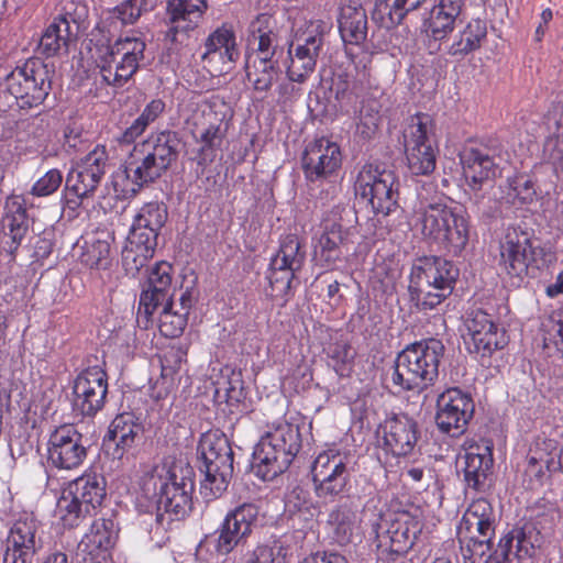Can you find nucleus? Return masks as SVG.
<instances>
[{
    "label": "nucleus",
    "instance_id": "f257e3e1",
    "mask_svg": "<svg viewBox=\"0 0 563 563\" xmlns=\"http://www.w3.org/2000/svg\"><path fill=\"white\" fill-rule=\"evenodd\" d=\"M183 147L177 131L152 132L145 140L134 144L125 161L124 173L133 184L135 195L141 188L159 179L178 161Z\"/></svg>",
    "mask_w": 563,
    "mask_h": 563
},
{
    "label": "nucleus",
    "instance_id": "f03ea898",
    "mask_svg": "<svg viewBox=\"0 0 563 563\" xmlns=\"http://www.w3.org/2000/svg\"><path fill=\"white\" fill-rule=\"evenodd\" d=\"M460 277L459 267L440 256H422L412 263L408 292L418 310H431L450 297Z\"/></svg>",
    "mask_w": 563,
    "mask_h": 563
},
{
    "label": "nucleus",
    "instance_id": "7ed1b4c3",
    "mask_svg": "<svg viewBox=\"0 0 563 563\" xmlns=\"http://www.w3.org/2000/svg\"><path fill=\"white\" fill-rule=\"evenodd\" d=\"M444 351V344L435 338L407 345L394 362L393 384L400 390H423L432 386L439 377Z\"/></svg>",
    "mask_w": 563,
    "mask_h": 563
},
{
    "label": "nucleus",
    "instance_id": "20e7f679",
    "mask_svg": "<svg viewBox=\"0 0 563 563\" xmlns=\"http://www.w3.org/2000/svg\"><path fill=\"white\" fill-rule=\"evenodd\" d=\"M156 506V522L165 528L175 520H181L192 508L195 473L189 465L174 464L166 476L151 479Z\"/></svg>",
    "mask_w": 563,
    "mask_h": 563
},
{
    "label": "nucleus",
    "instance_id": "39448f33",
    "mask_svg": "<svg viewBox=\"0 0 563 563\" xmlns=\"http://www.w3.org/2000/svg\"><path fill=\"white\" fill-rule=\"evenodd\" d=\"M103 475L87 473L71 481L63 489L56 505V516L65 528H76L92 517L106 498Z\"/></svg>",
    "mask_w": 563,
    "mask_h": 563
},
{
    "label": "nucleus",
    "instance_id": "423d86ee",
    "mask_svg": "<svg viewBox=\"0 0 563 563\" xmlns=\"http://www.w3.org/2000/svg\"><path fill=\"white\" fill-rule=\"evenodd\" d=\"M421 231L426 238L442 244L449 253L460 255L470 240V220L461 208L432 202L422 211Z\"/></svg>",
    "mask_w": 563,
    "mask_h": 563
},
{
    "label": "nucleus",
    "instance_id": "0eeeda50",
    "mask_svg": "<svg viewBox=\"0 0 563 563\" xmlns=\"http://www.w3.org/2000/svg\"><path fill=\"white\" fill-rule=\"evenodd\" d=\"M199 470L205 474L201 488L213 497L227 490L233 477V450L229 439L220 430L203 433L198 444Z\"/></svg>",
    "mask_w": 563,
    "mask_h": 563
},
{
    "label": "nucleus",
    "instance_id": "6e6552de",
    "mask_svg": "<svg viewBox=\"0 0 563 563\" xmlns=\"http://www.w3.org/2000/svg\"><path fill=\"white\" fill-rule=\"evenodd\" d=\"M355 198L376 216L387 217L398 208L399 181L393 170L367 164L354 183Z\"/></svg>",
    "mask_w": 563,
    "mask_h": 563
},
{
    "label": "nucleus",
    "instance_id": "1a4fd4ad",
    "mask_svg": "<svg viewBox=\"0 0 563 563\" xmlns=\"http://www.w3.org/2000/svg\"><path fill=\"white\" fill-rule=\"evenodd\" d=\"M533 238L534 230L526 220L508 225L500 243V265L508 275L522 278L530 268H539L544 252Z\"/></svg>",
    "mask_w": 563,
    "mask_h": 563
},
{
    "label": "nucleus",
    "instance_id": "9d476101",
    "mask_svg": "<svg viewBox=\"0 0 563 563\" xmlns=\"http://www.w3.org/2000/svg\"><path fill=\"white\" fill-rule=\"evenodd\" d=\"M346 453L338 450L321 452L311 465V477L317 497L334 501L351 488L352 468Z\"/></svg>",
    "mask_w": 563,
    "mask_h": 563
},
{
    "label": "nucleus",
    "instance_id": "9b49d317",
    "mask_svg": "<svg viewBox=\"0 0 563 563\" xmlns=\"http://www.w3.org/2000/svg\"><path fill=\"white\" fill-rule=\"evenodd\" d=\"M5 87L22 109L37 107L52 88L47 66L37 59H30L7 76Z\"/></svg>",
    "mask_w": 563,
    "mask_h": 563
},
{
    "label": "nucleus",
    "instance_id": "f8f14e48",
    "mask_svg": "<svg viewBox=\"0 0 563 563\" xmlns=\"http://www.w3.org/2000/svg\"><path fill=\"white\" fill-rule=\"evenodd\" d=\"M88 449V438L75 424L65 423L56 427L49 434L47 461L58 470H77L87 459Z\"/></svg>",
    "mask_w": 563,
    "mask_h": 563
},
{
    "label": "nucleus",
    "instance_id": "ddd939ff",
    "mask_svg": "<svg viewBox=\"0 0 563 563\" xmlns=\"http://www.w3.org/2000/svg\"><path fill=\"white\" fill-rule=\"evenodd\" d=\"M43 543L41 522L34 515L23 514L9 530L3 563H34Z\"/></svg>",
    "mask_w": 563,
    "mask_h": 563
},
{
    "label": "nucleus",
    "instance_id": "4468645a",
    "mask_svg": "<svg viewBox=\"0 0 563 563\" xmlns=\"http://www.w3.org/2000/svg\"><path fill=\"white\" fill-rule=\"evenodd\" d=\"M475 405L470 394L460 388H448L438 396L435 424L450 437L462 435L473 419Z\"/></svg>",
    "mask_w": 563,
    "mask_h": 563
},
{
    "label": "nucleus",
    "instance_id": "2eb2a0df",
    "mask_svg": "<svg viewBox=\"0 0 563 563\" xmlns=\"http://www.w3.org/2000/svg\"><path fill=\"white\" fill-rule=\"evenodd\" d=\"M464 343L471 354L489 357L507 344L506 332L482 309L471 310L465 320Z\"/></svg>",
    "mask_w": 563,
    "mask_h": 563
},
{
    "label": "nucleus",
    "instance_id": "dca6fc26",
    "mask_svg": "<svg viewBox=\"0 0 563 563\" xmlns=\"http://www.w3.org/2000/svg\"><path fill=\"white\" fill-rule=\"evenodd\" d=\"M108 374L99 365L79 372L73 382V408L84 417H95L106 405Z\"/></svg>",
    "mask_w": 563,
    "mask_h": 563
},
{
    "label": "nucleus",
    "instance_id": "f3484780",
    "mask_svg": "<svg viewBox=\"0 0 563 563\" xmlns=\"http://www.w3.org/2000/svg\"><path fill=\"white\" fill-rule=\"evenodd\" d=\"M422 531L419 518L408 511L396 514L377 531L378 548L396 556L406 554L415 544Z\"/></svg>",
    "mask_w": 563,
    "mask_h": 563
},
{
    "label": "nucleus",
    "instance_id": "a211bd4d",
    "mask_svg": "<svg viewBox=\"0 0 563 563\" xmlns=\"http://www.w3.org/2000/svg\"><path fill=\"white\" fill-rule=\"evenodd\" d=\"M406 147L408 167L413 175H429L435 169V152L430 141L433 121L429 114L416 115Z\"/></svg>",
    "mask_w": 563,
    "mask_h": 563
},
{
    "label": "nucleus",
    "instance_id": "6ab92c4d",
    "mask_svg": "<svg viewBox=\"0 0 563 563\" xmlns=\"http://www.w3.org/2000/svg\"><path fill=\"white\" fill-rule=\"evenodd\" d=\"M341 165L342 154L339 145L325 137L309 143L301 156L303 175L310 183L328 179Z\"/></svg>",
    "mask_w": 563,
    "mask_h": 563
},
{
    "label": "nucleus",
    "instance_id": "aec40b11",
    "mask_svg": "<svg viewBox=\"0 0 563 563\" xmlns=\"http://www.w3.org/2000/svg\"><path fill=\"white\" fill-rule=\"evenodd\" d=\"M382 435L386 452L395 456H407L412 453L420 438L418 422L407 413L388 416L377 429Z\"/></svg>",
    "mask_w": 563,
    "mask_h": 563
},
{
    "label": "nucleus",
    "instance_id": "412c9836",
    "mask_svg": "<svg viewBox=\"0 0 563 563\" xmlns=\"http://www.w3.org/2000/svg\"><path fill=\"white\" fill-rule=\"evenodd\" d=\"M258 509L254 504L244 503L229 511L218 529L217 551L229 554L244 544L257 520Z\"/></svg>",
    "mask_w": 563,
    "mask_h": 563
},
{
    "label": "nucleus",
    "instance_id": "4be33fe9",
    "mask_svg": "<svg viewBox=\"0 0 563 563\" xmlns=\"http://www.w3.org/2000/svg\"><path fill=\"white\" fill-rule=\"evenodd\" d=\"M292 461L291 455L282 446L278 434L272 430L255 445L252 468L263 481H273L286 472Z\"/></svg>",
    "mask_w": 563,
    "mask_h": 563
},
{
    "label": "nucleus",
    "instance_id": "5701e85b",
    "mask_svg": "<svg viewBox=\"0 0 563 563\" xmlns=\"http://www.w3.org/2000/svg\"><path fill=\"white\" fill-rule=\"evenodd\" d=\"M321 228L322 232L313 245L312 261L317 266L334 269L343 260L350 229L344 228L335 218L324 219Z\"/></svg>",
    "mask_w": 563,
    "mask_h": 563
},
{
    "label": "nucleus",
    "instance_id": "b1692460",
    "mask_svg": "<svg viewBox=\"0 0 563 563\" xmlns=\"http://www.w3.org/2000/svg\"><path fill=\"white\" fill-rule=\"evenodd\" d=\"M144 428L133 412H122L111 421L103 439V448L113 460H121L136 446Z\"/></svg>",
    "mask_w": 563,
    "mask_h": 563
},
{
    "label": "nucleus",
    "instance_id": "393cba45",
    "mask_svg": "<svg viewBox=\"0 0 563 563\" xmlns=\"http://www.w3.org/2000/svg\"><path fill=\"white\" fill-rule=\"evenodd\" d=\"M496 150L488 147H471L461 155V163L467 185L471 189H484L493 184L499 174Z\"/></svg>",
    "mask_w": 563,
    "mask_h": 563
},
{
    "label": "nucleus",
    "instance_id": "a878e982",
    "mask_svg": "<svg viewBox=\"0 0 563 563\" xmlns=\"http://www.w3.org/2000/svg\"><path fill=\"white\" fill-rule=\"evenodd\" d=\"M32 222V218L27 214L25 201L21 196L7 198L1 219L0 245L2 249L13 255L29 232Z\"/></svg>",
    "mask_w": 563,
    "mask_h": 563
},
{
    "label": "nucleus",
    "instance_id": "bb28decb",
    "mask_svg": "<svg viewBox=\"0 0 563 563\" xmlns=\"http://www.w3.org/2000/svg\"><path fill=\"white\" fill-rule=\"evenodd\" d=\"M159 233L133 221L122 251V263L128 273H137L154 256Z\"/></svg>",
    "mask_w": 563,
    "mask_h": 563
},
{
    "label": "nucleus",
    "instance_id": "cd10ccee",
    "mask_svg": "<svg viewBox=\"0 0 563 563\" xmlns=\"http://www.w3.org/2000/svg\"><path fill=\"white\" fill-rule=\"evenodd\" d=\"M538 532L532 525L514 528L504 536L485 563H514L515 560L532 558Z\"/></svg>",
    "mask_w": 563,
    "mask_h": 563
},
{
    "label": "nucleus",
    "instance_id": "c85d7f7f",
    "mask_svg": "<svg viewBox=\"0 0 563 563\" xmlns=\"http://www.w3.org/2000/svg\"><path fill=\"white\" fill-rule=\"evenodd\" d=\"M173 267L167 262L157 263L151 271L147 279L148 288L140 296L137 321L144 317L146 322L153 313L167 300H173L169 295Z\"/></svg>",
    "mask_w": 563,
    "mask_h": 563
},
{
    "label": "nucleus",
    "instance_id": "c756f323",
    "mask_svg": "<svg viewBox=\"0 0 563 563\" xmlns=\"http://www.w3.org/2000/svg\"><path fill=\"white\" fill-rule=\"evenodd\" d=\"M322 46V37H306L303 44H298L292 54V43L289 45L290 65L287 68L289 80L303 82L314 70L317 57Z\"/></svg>",
    "mask_w": 563,
    "mask_h": 563
},
{
    "label": "nucleus",
    "instance_id": "7c9ffc66",
    "mask_svg": "<svg viewBox=\"0 0 563 563\" xmlns=\"http://www.w3.org/2000/svg\"><path fill=\"white\" fill-rule=\"evenodd\" d=\"M85 7L66 1L52 16L42 35H81L87 30Z\"/></svg>",
    "mask_w": 563,
    "mask_h": 563
},
{
    "label": "nucleus",
    "instance_id": "2f4dec72",
    "mask_svg": "<svg viewBox=\"0 0 563 563\" xmlns=\"http://www.w3.org/2000/svg\"><path fill=\"white\" fill-rule=\"evenodd\" d=\"M475 451L466 452L464 455V481L468 488L483 492L486 487L488 474L493 467L492 446H476Z\"/></svg>",
    "mask_w": 563,
    "mask_h": 563
},
{
    "label": "nucleus",
    "instance_id": "473e14b6",
    "mask_svg": "<svg viewBox=\"0 0 563 563\" xmlns=\"http://www.w3.org/2000/svg\"><path fill=\"white\" fill-rule=\"evenodd\" d=\"M470 525L462 519L457 527V538L465 544L471 556H484L493 548L492 539L495 534V523L489 521H475Z\"/></svg>",
    "mask_w": 563,
    "mask_h": 563
},
{
    "label": "nucleus",
    "instance_id": "72a5a7b5",
    "mask_svg": "<svg viewBox=\"0 0 563 563\" xmlns=\"http://www.w3.org/2000/svg\"><path fill=\"white\" fill-rule=\"evenodd\" d=\"M424 0H376L372 12L373 21L385 31L399 25L409 11L417 9Z\"/></svg>",
    "mask_w": 563,
    "mask_h": 563
},
{
    "label": "nucleus",
    "instance_id": "f704fd0d",
    "mask_svg": "<svg viewBox=\"0 0 563 563\" xmlns=\"http://www.w3.org/2000/svg\"><path fill=\"white\" fill-rule=\"evenodd\" d=\"M100 183L101 180L96 178L93 173H87L77 165L66 177L65 188L68 206L74 205L71 208L78 207L82 199L95 194Z\"/></svg>",
    "mask_w": 563,
    "mask_h": 563
},
{
    "label": "nucleus",
    "instance_id": "c9c22d12",
    "mask_svg": "<svg viewBox=\"0 0 563 563\" xmlns=\"http://www.w3.org/2000/svg\"><path fill=\"white\" fill-rule=\"evenodd\" d=\"M206 9L207 5L201 4L167 5L169 33L177 35L195 31L202 21Z\"/></svg>",
    "mask_w": 563,
    "mask_h": 563
},
{
    "label": "nucleus",
    "instance_id": "e433bc0d",
    "mask_svg": "<svg viewBox=\"0 0 563 563\" xmlns=\"http://www.w3.org/2000/svg\"><path fill=\"white\" fill-rule=\"evenodd\" d=\"M463 0H439L431 9L428 27L433 33H451L461 13Z\"/></svg>",
    "mask_w": 563,
    "mask_h": 563
},
{
    "label": "nucleus",
    "instance_id": "4c0bfd02",
    "mask_svg": "<svg viewBox=\"0 0 563 563\" xmlns=\"http://www.w3.org/2000/svg\"><path fill=\"white\" fill-rule=\"evenodd\" d=\"M306 252L297 235L288 234L282 241L277 254L272 258L271 266L299 272L305 263Z\"/></svg>",
    "mask_w": 563,
    "mask_h": 563
},
{
    "label": "nucleus",
    "instance_id": "58836bf2",
    "mask_svg": "<svg viewBox=\"0 0 563 563\" xmlns=\"http://www.w3.org/2000/svg\"><path fill=\"white\" fill-rule=\"evenodd\" d=\"M338 26L340 35H366L367 15L364 8L356 2L342 4Z\"/></svg>",
    "mask_w": 563,
    "mask_h": 563
},
{
    "label": "nucleus",
    "instance_id": "ea45409f",
    "mask_svg": "<svg viewBox=\"0 0 563 563\" xmlns=\"http://www.w3.org/2000/svg\"><path fill=\"white\" fill-rule=\"evenodd\" d=\"M165 110V103L161 99L152 100L142 113L118 137L121 144H132L142 135L147 126L154 122Z\"/></svg>",
    "mask_w": 563,
    "mask_h": 563
},
{
    "label": "nucleus",
    "instance_id": "a19ab883",
    "mask_svg": "<svg viewBox=\"0 0 563 563\" xmlns=\"http://www.w3.org/2000/svg\"><path fill=\"white\" fill-rule=\"evenodd\" d=\"M110 236L106 239L93 238L86 241L80 262L89 268L107 269L112 262Z\"/></svg>",
    "mask_w": 563,
    "mask_h": 563
},
{
    "label": "nucleus",
    "instance_id": "79ce46f5",
    "mask_svg": "<svg viewBox=\"0 0 563 563\" xmlns=\"http://www.w3.org/2000/svg\"><path fill=\"white\" fill-rule=\"evenodd\" d=\"M119 538V526L111 518L93 521L91 531L87 536L88 543L103 552L109 551Z\"/></svg>",
    "mask_w": 563,
    "mask_h": 563
},
{
    "label": "nucleus",
    "instance_id": "37998d69",
    "mask_svg": "<svg viewBox=\"0 0 563 563\" xmlns=\"http://www.w3.org/2000/svg\"><path fill=\"white\" fill-rule=\"evenodd\" d=\"M489 190L471 189L473 191L471 200L477 208V211L488 218H498L501 216V206L505 198L501 188H495L493 184L488 185Z\"/></svg>",
    "mask_w": 563,
    "mask_h": 563
},
{
    "label": "nucleus",
    "instance_id": "c03bdc74",
    "mask_svg": "<svg viewBox=\"0 0 563 563\" xmlns=\"http://www.w3.org/2000/svg\"><path fill=\"white\" fill-rule=\"evenodd\" d=\"M174 301L167 300L161 307L163 308L159 313V332L166 338H178L183 334L187 325L186 312H180L174 309Z\"/></svg>",
    "mask_w": 563,
    "mask_h": 563
},
{
    "label": "nucleus",
    "instance_id": "a18cd8bd",
    "mask_svg": "<svg viewBox=\"0 0 563 563\" xmlns=\"http://www.w3.org/2000/svg\"><path fill=\"white\" fill-rule=\"evenodd\" d=\"M224 139V131L221 130L219 124L209 125L201 134V147L198 151L197 164L199 166H207L216 158V151L221 147Z\"/></svg>",
    "mask_w": 563,
    "mask_h": 563
},
{
    "label": "nucleus",
    "instance_id": "49530a36",
    "mask_svg": "<svg viewBox=\"0 0 563 563\" xmlns=\"http://www.w3.org/2000/svg\"><path fill=\"white\" fill-rule=\"evenodd\" d=\"M327 355L329 365L342 377L347 376L352 369L355 351L347 342H334L329 345Z\"/></svg>",
    "mask_w": 563,
    "mask_h": 563
},
{
    "label": "nucleus",
    "instance_id": "de8ad7c7",
    "mask_svg": "<svg viewBox=\"0 0 563 563\" xmlns=\"http://www.w3.org/2000/svg\"><path fill=\"white\" fill-rule=\"evenodd\" d=\"M168 219V208L163 201H151L145 203L134 217V222L159 231Z\"/></svg>",
    "mask_w": 563,
    "mask_h": 563
},
{
    "label": "nucleus",
    "instance_id": "09e8293b",
    "mask_svg": "<svg viewBox=\"0 0 563 563\" xmlns=\"http://www.w3.org/2000/svg\"><path fill=\"white\" fill-rule=\"evenodd\" d=\"M533 453L540 456L548 471V461L559 460L563 455V429L554 428L548 437L538 441Z\"/></svg>",
    "mask_w": 563,
    "mask_h": 563
},
{
    "label": "nucleus",
    "instance_id": "8fccbe9b",
    "mask_svg": "<svg viewBox=\"0 0 563 563\" xmlns=\"http://www.w3.org/2000/svg\"><path fill=\"white\" fill-rule=\"evenodd\" d=\"M313 503L307 488L296 485L286 496V509L291 515L302 516L308 520L313 516Z\"/></svg>",
    "mask_w": 563,
    "mask_h": 563
},
{
    "label": "nucleus",
    "instance_id": "3c124183",
    "mask_svg": "<svg viewBox=\"0 0 563 563\" xmlns=\"http://www.w3.org/2000/svg\"><path fill=\"white\" fill-rule=\"evenodd\" d=\"M87 173H93V176L102 180L107 169L110 167L109 154L104 145H97L77 164Z\"/></svg>",
    "mask_w": 563,
    "mask_h": 563
},
{
    "label": "nucleus",
    "instance_id": "603ef678",
    "mask_svg": "<svg viewBox=\"0 0 563 563\" xmlns=\"http://www.w3.org/2000/svg\"><path fill=\"white\" fill-rule=\"evenodd\" d=\"M203 58L219 54L221 60L235 62L239 58L235 37H207Z\"/></svg>",
    "mask_w": 563,
    "mask_h": 563
},
{
    "label": "nucleus",
    "instance_id": "864d4df0",
    "mask_svg": "<svg viewBox=\"0 0 563 563\" xmlns=\"http://www.w3.org/2000/svg\"><path fill=\"white\" fill-rule=\"evenodd\" d=\"M273 431L275 434H278L282 446L295 459L302 446L300 427L295 423L285 422L278 424Z\"/></svg>",
    "mask_w": 563,
    "mask_h": 563
},
{
    "label": "nucleus",
    "instance_id": "5fc2aeb1",
    "mask_svg": "<svg viewBox=\"0 0 563 563\" xmlns=\"http://www.w3.org/2000/svg\"><path fill=\"white\" fill-rule=\"evenodd\" d=\"M295 275L296 272L288 268L271 266L269 274L267 276L271 288V292L268 295L273 298L286 297L290 291Z\"/></svg>",
    "mask_w": 563,
    "mask_h": 563
},
{
    "label": "nucleus",
    "instance_id": "6e6d98bb",
    "mask_svg": "<svg viewBox=\"0 0 563 563\" xmlns=\"http://www.w3.org/2000/svg\"><path fill=\"white\" fill-rule=\"evenodd\" d=\"M85 47L97 65L111 60L121 53L120 46H117V43L111 45L109 37H89L86 41Z\"/></svg>",
    "mask_w": 563,
    "mask_h": 563
},
{
    "label": "nucleus",
    "instance_id": "4d7b16f0",
    "mask_svg": "<svg viewBox=\"0 0 563 563\" xmlns=\"http://www.w3.org/2000/svg\"><path fill=\"white\" fill-rule=\"evenodd\" d=\"M509 192L507 196V203H512L515 199L520 203H531L536 197L534 184L526 176H517L514 179H508Z\"/></svg>",
    "mask_w": 563,
    "mask_h": 563
},
{
    "label": "nucleus",
    "instance_id": "13d9d810",
    "mask_svg": "<svg viewBox=\"0 0 563 563\" xmlns=\"http://www.w3.org/2000/svg\"><path fill=\"white\" fill-rule=\"evenodd\" d=\"M148 11L146 7L143 4H139L132 0H126L118 5L112 15H111V25H113L114 30L118 26H124L128 24H133L142 14V12Z\"/></svg>",
    "mask_w": 563,
    "mask_h": 563
},
{
    "label": "nucleus",
    "instance_id": "bf43d9fd",
    "mask_svg": "<svg viewBox=\"0 0 563 563\" xmlns=\"http://www.w3.org/2000/svg\"><path fill=\"white\" fill-rule=\"evenodd\" d=\"M244 563H286V551L282 545H257L245 554Z\"/></svg>",
    "mask_w": 563,
    "mask_h": 563
},
{
    "label": "nucleus",
    "instance_id": "052dcab7",
    "mask_svg": "<svg viewBox=\"0 0 563 563\" xmlns=\"http://www.w3.org/2000/svg\"><path fill=\"white\" fill-rule=\"evenodd\" d=\"M254 71L247 70L246 76L253 82L255 90L267 91L277 75V70L272 62L260 60L258 66L254 65Z\"/></svg>",
    "mask_w": 563,
    "mask_h": 563
},
{
    "label": "nucleus",
    "instance_id": "680f3d73",
    "mask_svg": "<svg viewBox=\"0 0 563 563\" xmlns=\"http://www.w3.org/2000/svg\"><path fill=\"white\" fill-rule=\"evenodd\" d=\"M462 519H465L466 523L473 526L476 525L474 520L478 522L489 521L492 523H495V514L493 506L487 499L478 498L470 505Z\"/></svg>",
    "mask_w": 563,
    "mask_h": 563
},
{
    "label": "nucleus",
    "instance_id": "e2e57ef3",
    "mask_svg": "<svg viewBox=\"0 0 563 563\" xmlns=\"http://www.w3.org/2000/svg\"><path fill=\"white\" fill-rule=\"evenodd\" d=\"M560 110V117L555 119L556 129L544 143V151L554 163L563 162V107Z\"/></svg>",
    "mask_w": 563,
    "mask_h": 563
},
{
    "label": "nucleus",
    "instance_id": "0e129e2a",
    "mask_svg": "<svg viewBox=\"0 0 563 563\" xmlns=\"http://www.w3.org/2000/svg\"><path fill=\"white\" fill-rule=\"evenodd\" d=\"M62 181V173L58 169H51L33 185L31 192L37 197L52 195L59 188Z\"/></svg>",
    "mask_w": 563,
    "mask_h": 563
},
{
    "label": "nucleus",
    "instance_id": "69168bd1",
    "mask_svg": "<svg viewBox=\"0 0 563 563\" xmlns=\"http://www.w3.org/2000/svg\"><path fill=\"white\" fill-rule=\"evenodd\" d=\"M73 37H37L36 52L44 57L57 55L62 48L68 52V46Z\"/></svg>",
    "mask_w": 563,
    "mask_h": 563
},
{
    "label": "nucleus",
    "instance_id": "338daca9",
    "mask_svg": "<svg viewBox=\"0 0 563 563\" xmlns=\"http://www.w3.org/2000/svg\"><path fill=\"white\" fill-rule=\"evenodd\" d=\"M225 397L230 406L240 405L246 398L241 374H234L225 383Z\"/></svg>",
    "mask_w": 563,
    "mask_h": 563
},
{
    "label": "nucleus",
    "instance_id": "774afa93",
    "mask_svg": "<svg viewBox=\"0 0 563 563\" xmlns=\"http://www.w3.org/2000/svg\"><path fill=\"white\" fill-rule=\"evenodd\" d=\"M53 230H44L42 234L36 235L33 241V257L35 261L44 260L49 256L54 246Z\"/></svg>",
    "mask_w": 563,
    "mask_h": 563
}]
</instances>
